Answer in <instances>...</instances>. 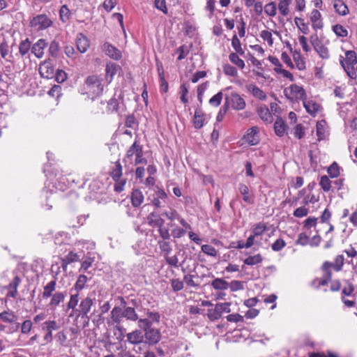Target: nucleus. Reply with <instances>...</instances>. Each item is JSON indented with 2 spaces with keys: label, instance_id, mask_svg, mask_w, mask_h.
Returning a JSON list of instances; mask_svg holds the SVG:
<instances>
[{
  "label": "nucleus",
  "instance_id": "a19ab883",
  "mask_svg": "<svg viewBox=\"0 0 357 357\" xmlns=\"http://www.w3.org/2000/svg\"><path fill=\"white\" fill-rule=\"evenodd\" d=\"M263 257L260 253L255 255H250L243 260V263L248 266H255L261 264L263 261Z\"/></svg>",
  "mask_w": 357,
  "mask_h": 357
},
{
  "label": "nucleus",
  "instance_id": "e433bc0d",
  "mask_svg": "<svg viewBox=\"0 0 357 357\" xmlns=\"http://www.w3.org/2000/svg\"><path fill=\"white\" fill-rule=\"evenodd\" d=\"M287 130V125L282 118H277L274 123V130L276 135L282 137Z\"/></svg>",
  "mask_w": 357,
  "mask_h": 357
},
{
  "label": "nucleus",
  "instance_id": "2eb2a0df",
  "mask_svg": "<svg viewBox=\"0 0 357 357\" xmlns=\"http://www.w3.org/2000/svg\"><path fill=\"white\" fill-rule=\"evenodd\" d=\"M146 339V342L149 345L157 344L161 338V334L158 329L151 328L144 331V338Z\"/></svg>",
  "mask_w": 357,
  "mask_h": 357
},
{
  "label": "nucleus",
  "instance_id": "dca6fc26",
  "mask_svg": "<svg viewBox=\"0 0 357 357\" xmlns=\"http://www.w3.org/2000/svg\"><path fill=\"white\" fill-rule=\"evenodd\" d=\"M39 73L43 78L50 79L54 77V68L52 63L49 61H45L39 66Z\"/></svg>",
  "mask_w": 357,
  "mask_h": 357
},
{
  "label": "nucleus",
  "instance_id": "e2e57ef3",
  "mask_svg": "<svg viewBox=\"0 0 357 357\" xmlns=\"http://www.w3.org/2000/svg\"><path fill=\"white\" fill-rule=\"evenodd\" d=\"M335 33L340 37H346L348 35L347 29L340 24H336L333 26Z\"/></svg>",
  "mask_w": 357,
  "mask_h": 357
},
{
  "label": "nucleus",
  "instance_id": "5701e85b",
  "mask_svg": "<svg viewBox=\"0 0 357 357\" xmlns=\"http://www.w3.org/2000/svg\"><path fill=\"white\" fill-rule=\"evenodd\" d=\"M21 282V279L19 276L16 275L13 280L6 287L8 289L6 296L15 298L18 294L17 288Z\"/></svg>",
  "mask_w": 357,
  "mask_h": 357
},
{
  "label": "nucleus",
  "instance_id": "c85d7f7f",
  "mask_svg": "<svg viewBox=\"0 0 357 357\" xmlns=\"http://www.w3.org/2000/svg\"><path fill=\"white\" fill-rule=\"evenodd\" d=\"M147 223L152 227H158L162 226L165 223V220L160 216L159 214L151 212L146 217Z\"/></svg>",
  "mask_w": 357,
  "mask_h": 357
},
{
  "label": "nucleus",
  "instance_id": "a18cd8bd",
  "mask_svg": "<svg viewBox=\"0 0 357 357\" xmlns=\"http://www.w3.org/2000/svg\"><path fill=\"white\" fill-rule=\"evenodd\" d=\"M56 341L61 347H68L69 346L67 335L64 331H60L55 335Z\"/></svg>",
  "mask_w": 357,
  "mask_h": 357
},
{
  "label": "nucleus",
  "instance_id": "c9c22d12",
  "mask_svg": "<svg viewBox=\"0 0 357 357\" xmlns=\"http://www.w3.org/2000/svg\"><path fill=\"white\" fill-rule=\"evenodd\" d=\"M205 114L201 109H196L193 118V126L196 129L202 128L204 125Z\"/></svg>",
  "mask_w": 357,
  "mask_h": 357
},
{
  "label": "nucleus",
  "instance_id": "393cba45",
  "mask_svg": "<svg viewBox=\"0 0 357 357\" xmlns=\"http://www.w3.org/2000/svg\"><path fill=\"white\" fill-rule=\"evenodd\" d=\"M119 68V66L115 63L109 62L106 64L105 79L107 84H110L112 82L114 75L116 74Z\"/></svg>",
  "mask_w": 357,
  "mask_h": 357
},
{
  "label": "nucleus",
  "instance_id": "b1692460",
  "mask_svg": "<svg viewBox=\"0 0 357 357\" xmlns=\"http://www.w3.org/2000/svg\"><path fill=\"white\" fill-rule=\"evenodd\" d=\"M127 341L131 344H139L144 341V334L141 330L136 329L126 335Z\"/></svg>",
  "mask_w": 357,
  "mask_h": 357
},
{
  "label": "nucleus",
  "instance_id": "a878e982",
  "mask_svg": "<svg viewBox=\"0 0 357 357\" xmlns=\"http://www.w3.org/2000/svg\"><path fill=\"white\" fill-rule=\"evenodd\" d=\"M257 112L259 116V118L266 123L270 124L273 121V117L269 111V109L266 105L259 106Z\"/></svg>",
  "mask_w": 357,
  "mask_h": 357
},
{
  "label": "nucleus",
  "instance_id": "58836bf2",
  "mask_svg": "<svg viewBox=\"0 0 357 357\" xmlns=\"http://www.w3.org/2000/svg\"><path fill=\"white\" fill-rule=\"evenodd\" d=\"M56 287V282L55 280H53L49 282L43 288V298H48L54 294L53 292L55 291Z\"/></svg>",
  "mask_w": 357,
  "mask_h": 357
},
{
  "label": "nucleus",
  "instance_id": "5fc2aeb1",
  "mask_svg": "<svg viewBox=\"0 0 357 357\" xmlns=\"http://www.w3.org/2000/svg\"><path fill=\"white\" fill-rule=\"evenodd\" d=\"M223 73L227 75L234 77H236L238 76V70L233 66L226 63L222 66Z\"/></svg>",
  "mask_w": 357,
  "mask_h": 357
},
{
  "label": "nucleus",
  "instance_id": "49530a36",
  "mask_svg": "<svg viewBox=\"0 0 357 357\" xmlns=\"http://www.w3.org/2000/svg\"><path fill=\"white\" fill-rule=\"evenodd\" d=\"M319 185L324 192H328L332 188V182L328 176L324 175L320 178Z\"/></svg>",
  "mask_w": 357,
  "mask_h": 357
},
{
  "label": "nucleus",
  "instance_id": "412c9836",
  "mask_svg": "<svg viewBox=\"0 0 357 357\" xmlns=\"http://www.w3.org/2000/svg\"><path fill=\"white\" fill-rule=\"evenodd\" d=\"M312 44L314 50L323 59H328L330 57V53L328 47L324 45L319 40H312Z\"/></svg>",
  "mask_w": 357,
  "mask_h": 357
},
{
  "label": "nucleus",
  "instance_id": "9b49d317",
  "mask_svg": "<svg viewBox=\"0 0 357 357\" xmlns=\"http://www.w3.org/2000/svg\"><path fill=\"white\" fill-rule=\"evenodd\" d=\"M59 325L55 320L45 321L42 325V331L45 333L43 336V340L46 344L51 343L53 340V331L59 328Z\"/></svg>",
  "mask_w": 357,
  "mask_h": 357
},
{
  "label": "nucleus",
  "instance_id": "f3484780",
  "mask_svg": "<svg viewBox=\"0 0 357 357\" xmlns=\"http://www.w3.org/2000/svg\"><path fill=\"white\" fill-rule=\"evenodd\" d=\"M120 108V103L118 99L113 97L110 98L107 102V107L105 109V111L102 109V108L98 109L96 110V113H101V114H113V113H117L119 112Z\"/></svg>",
  "mask_w": 357,
  "mask_h": 357
},
{
  "label": "nucleus",
  "instance_id": "72a5a7b5",
  "mask_svg": "<svg viewBox=\"0 0 357 357\" xmlns=\"http://www.w3.org/2000/svg\"><path fill=\"white\" fill-rule=\"evenodd\" d=\"M46 46L45 40H38L31 48V52L37 57L42 58L44 54V49Z\"/></svg>",
  "mask_w": 357,
  "mask_h": 357
},
{
  "label": "nucleus",
  "instance_id": "13d9d810",
  "mask_svg": "<svg viewBox=\"0 0 357 357\" xmlns=\"http://www.w3.org/2000/svg\"><path fill=\"white\" fill-rule=\"evenodd\" d=\"M222 98L223 93L222 92L220 91L217 93L215 95H214L211 98H210L208 102L211 106L217 107L221 104Z\"/></svg>",
  "mask_w": 357,
  "mask_h": 357
},
{
  "label": "nucleus",
  "instance_id": "7c9ffc66",
  "mask_svg": "<svg viewBox=\"0 0 357 357\" xmlns=\"http://www.w3.org/2000/svg\"><path fill=\"white\" fill-rule=\"evenodd\" d=\"M246 88L248 91L255 98H258L260 100H266L267 96L266 93L257 86L251 84L247 85Z\"/></svg>",
  "mask_w": 357,
  "mask_h": 357
},
{
  "label": "nucleus",
  "instance_id": "473e14b6",
  "mask_svg": "<svg viewBox=\"0 0 357 357\" xmlns=\"http://www.w3.org/2000/svg\"><path fill=\"white\" fill-rule=\"evenodd\" d=\"M130 199L132 206L137 208L143 203L144 197L141 190L139 189H134L131 193Z\"/></svg>",
  "mask_w": 357,
  "mask_h": 357
},
{
  "label": "nucleus",
  "instance_id": "79ce46f5",
  "mask_svg": "<svg viewBox=\"0 0 357 357\" xmlns=\"http://www.w3.org/2000/svg\"><path fill=\"white\" fill-rule=\"evenodd\" d=\"M211 285L215 290H227L229 288L228 282L222 278L214 279Z\"/></svg>",
  "mask_w": 357,
  "mask_h": 357
},
{
  "label": "nucleus",
  "instance_id": "cd10ccee",
  "mask_svg": "<svg viewBox=\"0 0 357 357\" xmlns=\"http://www.w3.org/2000/svg\"><path fill=\"white\" fill-rule=\"evenodd\" d=\"M79 260V255L76 252L70 251L64 257L61 258V267L64 271H66L69 264L78 261Z\"/></svg>",
  "mask_w": 357,
  "mask_h": 357
},
{
  "label": "nucleus",
  "instance_id": "37998d69",
  "mask_svg": "<svg viewBox=\"0 0 357 357\" xmlns=\"http://www.w3.org/2000/svg\"><path fill=\"white\" fill-rule=\"evenodd\" d=\"M79 294L78 292H77L75 294H71L70 296V299L67 303V307L68 309H72L73 312H74L75 314L77 312V307L79 305H78L79 300Z\"/></svg>",
  "mask_w": 357,
  "mask_h": 357
},
{
  "label": "nucleus",
  "instance_id": "bf43d9fd",
  "mask_svg": "<svg viewBox=\"0 0 357 357\" xmlns=\"http://www.w3.org/2000/svg\"><path fill=\"white\" fill-rule=\"evenodd\" d=\"M291 0H280L278 3V9L280 13L286 16L289 14V5Z\"/></svg>",
  "mask_w": 357,
  "mask_h": 357
},
{
  "label": "nucleus",
  "instance_id": "bb28decb",
  "mask_svg": "<svg viewBox=\"0 0 357 357\" xmlns=\"http://www.w3.org/2000/svg\"><path fill=\"white\" fill-rule=\"evenodd\" d=\"M248 59L252 65L255 67V68L252 70L253 73L257 77H264V68L262 66L261 62L251 54H249Z\"/></svg>",
  "mask_w": 357,
  "mask_h": 357
},
{
  "label": "nucleus",
  "instance_id": "ea45409f",
  "mask_svg": "<svg viewBox=\"0 0 357 357\" xmlns=\"http://www.w3.org/2000/svg\"><path fill=\"white\" fill-rule=\"evenodd\" d=\"M326 122L324 120L319 121L317 123L316 132L318 141L324 140L326 138Z\"/></svg>",
  "mask_w": 357,
  "mask_h": 357
},
{
  "label": "nucleus",
  "instance_id": "20e7f679",
  "mask_svg": "<svg viewBox=\"0 0 357 357\" xmlns=\"http://www.w3.org/2000/svg\"><path fill=\"white\" fill-rule=\"evenodd\" d=\"M132 156H135V165L139 164H146V160L144 158L143 146L137 142L135 141L128 148L123 159L125 162L132 160Z\"/></svg>",
  "mask_w": 357,
  "mask_h": 357
},
{
  "label": "nucleus",
  "instance_id": "3c124183",
  "mask_svg": "<svg viewBox=\"0 0 357 357\" xmlns=\"http://www.w3.org/2000/svg\"><path fill=\"white\" fill-rule=\"evenodd\" d=\"M327 173L331 178H337L340 174V167L336 162H333L327 169Z\"/></svg>",
  "mask_w": 357,
  "mask_h": 357
},
{
  "label": "nucleus",
  "instance_id": "de8ad7c7",
  "mask_svg": "<svg viewBox=\"0 0 357 357\" xmlns=\"http://www.w3.org/2000/svg\"><path fill=\"white\" fill-rule=\"evenodd\" d=\"M88 281V278L85 275H79L77 279V281L74 285L73 289L79 292L82 291Z\"/></svg>",
  "mask_w": 357,
  "mask_h": 357
},
{
  "label": "nucleus",
  "instance_id": "f257e3e1",
  "mask_svg": "<svg viewBox=\"0 0 357 357\" xmlns=\"http://www.w3.org/2000/svg\"><path fill=\"white\" fill-rule=\"evenodd\" d=\"M344 260V257L342 255H337L333 261H324L321 266L322 276L313 280L312 285L317 289L327 285L332 280L333 271L335 272H340L342 271Z\"/></svg>",
  "mask_w": 357,
  "mask_h": 357
},
{
  "label": "nucleus",
  "instance_id": "6ab92c4d",
  "mask_svg": "<svg viewBox=\"0 0 357 357\" xmlns=\"http://www.w3.org/2000/svg\"><path fill=\"white\" fill-rule=\"evenodd\" d=\"M119 298L121 301V305L124 307L123 310V318H126V320L131 321H136L137 320H138V314L136 312L135 308L132 307H126V302L123 297L120 296L119 297Z\"/></svg>",
  "mask_w": 357,
  "mask_h": 357
},
{
  "label": "nucleus",
  "instance_id": "7ed1b4c3",
  "mask_svg": "<svg viewBox=\"0 0 357 357\" xmlns=\"http://www.w3.org/2000/svg\"><path fill=\"white\" fill-rule=\"evenodd\" d=\"M109 174L115 182L114 185V191L116 192H121L124 190V187L127 183V179L122 178L123 167L119 160L112 164Z\"/></svg>",
  "mask_w": 357,
  "mask_h": 357
},
{
  "label": "nucleus",
  "instance_id": "338daca9",
  "mask_svg": "<svg viewBox=\"0 0 357 357\" xmlns=\"http://www.w3.org/2000/svg\"><path fill=\"white\" fill-rule=\"evenodd\" d=\"M310 243V237L305 233L302 232L300 233L298 236V238L296 241V245H300L301 246H305Z\"/></svg>",
  "mask_w": 357,
  "mask_h": 357
},
{
  "label": "nucleus",
  "instance_id": "4468645a",
  "mask_svg": "<svg viewBox=\"0 0 357 357\" xmlns=\"http://www.w3.org/2000/svg\"><path fill=\"white\" fill-rule=\"evenodd\" d=\"M288 46L293 56L295 68L300 71L305 70L306 69V61L300 50H294L290 44H288Z\"/></svg>",
  "mask_w": 357,
  "mask_h": 357
},
{
  "label": "nucleus",
  "instance_id": "4be33fe9",
  "mask_svg": "<svg viewBox=\"0 0 357 357\" xmlns=\"http://www.w3.org/2000/svg\"><path fill=\"white\" fill-rule=\"evenodd\" d=\"M303 105L306 109V112L312 116H315L317 114L321 109V105L312 100H304L303 101Z\"/></svg>",
  "mask_w": 357,
  "mask_h": 357
},
{
  "label": "nucleus",
  "instance_id": "423d86ee",
  "mask_svg": "<svg viewBox=\"0 0 357 357\" xmlns=\"http://www.w3.org/2000/svg\"><path fill=\"white\" fill-rule=\"evenodd\" d=\"M284 93L285 97L291 102L303 101L307 98L306 92L303 87L296 84H292L285 89Z\"/></svg>",
  "mask_w": 357,
  "mask_h": 357
},
{
  "label": "nucleus",
  "instance_id": "a211bd4d",
  "mask_svg": "<svg viewBox=\"0 0 357 357\" xmlns=\"http://www.w3.org/2000/svg\"><path fill=\"white\" fill-rule=\"evenodd\" d=\"M259 128L257 126H253L249 128L244 135V140L250 145H256L259 142Z\"/></svg>",
  "mask_w": 357,
  "mask_h": 357
},
{
  "label": "nucleus",
  "instance_id": "603ef678",
  "mask_svg": "<svg viewBox=\"0 0 357 357\" xmlns=\"http://www.w3.org/2000/svg\"><path fill=\"white\" fill-rule=\"evenodd\" d=\"M178 93L180 94L181 101L184 104H187L188 102V86L186 83L181 84Z\"/></svg>",
  "mask_w": 357,
  "mask_h": 357
},
{
  "label": "nucleus",
  "instance_id": "0e129e2a",
  "mask_svg": "<svg viewBox=\"0 0 357 357\" xmlns=\"http://www.w3.org/2000/svg\"><path fill=\"white\" fill-rule=\"evenodd\" d=\"M31 47V42L29 40V39H26L24 40H22L20 43L19 46V52L22 56H24L26 54H27L30 50Z\"/></svg>",
  "mask_w": 357,
  "mask_h": 357
},
{
  "label": "nucleus",
  "instance_id": "774afa93",
  "mask_svg": "<svg viewBox=\"0 0 357 357\" xmlns=\"http://www.w3.org/2000/svg\"><path fill=\"white\" fill-rule=\"evenodd\" d=\"M285 246L286 242L282 238H278L271 245V249L275 252H279Z\"/></svg>",
  "mask_w": 357,
  "mask_h": 357
},
{
  "label": "nucleus",
  "instance_id": "69168bd1",
  "mask_svg": "<svg viewBox=\"0 0 357 357\" xmlns=\"http://www.w3.org/2000/svg\"><path fill=\"white\" fill-rule=\"evenodd\" d=\"M33 328V322L30 319L24 320L21 325V333L24 335L29 334Z\"/></svg>",
  "mask_w": 357,
  "mask_h": 357
},
{
  "label": "nucleus",
  "instance_id": "4c0bfd02",
  "mask_svg": "<svg viewBox=\"0 0 357 357\" xmlns=\"http://www.w3.org/2000/svg\"><path fill=\"white\" fill-rule=\"evenodd\" d=\"M238 190L243 195V199L245 203L248 204H254V199L250 195L249 188L245 184H239Z\"/></svg>",
  "mask_w": 357,
  "mask_h": 357
},
{
  "label": "nucleus",
  "instance_id": "680f3d73",
  "mask_svg": "<svg viewBox=\"0 0 357 357\" xmlns=\"http://www.w3.org/2000/svg\"><path fill=\"white\" fill-rule=\"evenodd\" d=\"M202 251L208 256L216 257L218 254L217 250L211 245L204 244L201 247Z\"/></svg>",
  "mask_w": 357,
  "mask_h": 357
},
{
  "label": "nucleus",
  "instance_id": "c03bdc74",
  "mask_svg": "<svg viewBox=\"0 0 357 357\" xmlns=\"http://www.w3.org/2000/svg\"><path fill=\"white\" fill-rule=\"evenodd\" d=\"M238 54H239L236 52H231L229 55V59L233 64L242 70L245 68V64L244 61L239 57Z\"/></svg>",
  "mask_w": 357,
  "mask_h": 357
},
{
  "label": "nucleus",
  "instance_id": "0eeeda50",
  "mask_svg": "<svg viewBox=\"0 0 357 357\" xmlns=\"http://www.w3.org/2000/svg\"><path fill=\"white\" fill-rule=\"evenodd\" d=\"M158 243L166 262L171 266L178 267V259L176 255L169 256L172 248L169 240H158Z\"/></svg>",
  "mask_w": 357,
  "mask_h": 357
},
{
  "label": "nucleus",
  "instance_id": "09e8293b",
  "mask_svg": "<svg viewBox=\"0 0 357 357\" xmlns=\"http://www.w3.org/2000/svg\"><path fill=\"white\" fill-rule=\"evenodd\" d=\"M333 7L336 12L341 15H345L349 12L347 5L340 0L335 1Z\"/></svg>",
  "mask_w": 357,
  "mask_h": 357
},
{
  "label": "nucleus",
  "instance_id": "f03ea898",
  "mask_svg": "<svg viewBox=\"0 0 357 357\" xmlns=\"http://www.w3.org/2000/svg\"><path fill=\"white\" fill-rule=\"evenodd\" d=\"M104 88L102 78L98 75H91L86 77L84 82L82 93L94 100L103 94Z\"/></svg>",
  "mask_w": 357,
  "mask_h": 357
},
{
  "label": "nucleus",
  "instance_id": "ddd939ff",
  "mask_svg": "<svg viewBox=\"0 0 357 357\" xmlns=\"http://www.w3.org/2000/svg\"><path fill=\"white\" fill-rule=\"evenodd\" d=\"M340 61L344 70H347V68L348 70H354V66L357 63V55L356 52L353 50L347 51L345 52V59L341 56Z\"/></svg>",
  "mask_w": 357,
  "mask_h": 357
},
{
  "label": "nucleus",
  "instance_id": "f704fd0d",
  "mask_svg": "<svg viewBox=\"0 0 357 357\" xmlns=\"http://www.w3.org/2000/svg\"><path fill=\"white\" fill-rule=\"evenodd\" d=\"M155 197L152 200L153 205L156 208L161 207L162 202H165L167 199V195L164 190L158 188L155 191Z\"/></svg>",
  "mask_w": 357,
  "mask_h": 357
},
{
  "label": "nucleus",
  "instance_id": "9d476101",
  "mask_svg": "<svg viewBox=\"0 0 357 357\" xmlns=\"http://www.w3.org/2000/svg\"><path fill=\"white\" fill-rule=\"evenodd\" d=\"M225 104L228 108L234 110H243L246 107V102L244 98L236 92H232L225 98Z\"/></svg>",
  "mask_w": 357,
  "mask_h": 357
},
{
  "label": "nucleus",
  "instance_id": "c756f323",
  "mask_svg": "<svg viewBox=\"0 0 357 357\" xmlns=\"http://www.w3.org/2000/svg\"><path fill=\"white\" fill-rule=\"evenodd\" d=\"M66 296V292L57 291L51 296L49 306L52 310H55L60 303H63Z\"/></svg>",
  "mask_w": 357,
  "mask_h": 357
},
{
  "label": "nucleus",
  "instance_id": "8fccbe9b",
  "mask_svg": "<svg viewBox=\"0 0 357 357\" xmlns=\"http://www.w3.org/2000/svg\"><path fill=\"white\" fill-rule=\"evenodd\" d=\"M0 54L1 57L6 61H10V58L12 57L10 55V47L5 41L0 44Z\"/></svg>",
  "mask_w": 357,
  "mask_h": 357
},
{
  "label": "nucleus",
  "instance_id": "aec40b11",
  "mask_svg": "<svg viewBox=\"0 0 357 357\" xmlns=\"http://www.w3.org/2000/svg\"><path fill=\"white\" fill-rule=\"evenodd\" d=\"M102 50L113 59L119 60L121 58V51L109 43L106 42L102 45Z\"/></svg>",
  "mask_w": 357,
  "mask_h": 357
},
{
  "label": "nucleus",
  "instance_id": "864d4df0",
  "mask_svg": "<svg viewBox=\"0 0 357 357\" xmlns=\"http://www.w3.org/2000/svg\"><path fill=\"white\" fill-rule=\"evenodd\" d=\"M267 229L266 225L263 222L256 224L252 230L254 236L257 237L261 236Z\"/></svg>",
  "mask_w": 357,
  "mask_h": 357
},
{
  "label": "nucleus",
  "instance_id": "052dcab7",
  "mask_svg": "<svg viewBox=\"0 0 357 357\" xmlns=\"http://www.w3.org/2000/svg\"><path fill=\"white\" fill-rule=\"evenodd\" d=\"M231 45L236 53L240 55H243L244 51L241 47V42L236 35H234L231 39Z\"/></svg>",
  "mask_w": 357,
  "mask_h": 357
},
{
  "label": "nucleus",
  "instance_id": "6e6552de",
  "mask_svg": "<svg viewBox=\"0 0 357 357\" xmlns=\"http://www.w3.org/2000/svg\"><path fill=\"white\" fill-rule=\"evenodd\" d=\"M123 318V312L121 307L115 306L111 311V319L112 324H116L115 328L119 331V334L116 337L119 342L123 340L125 328L121 326V323Z\"/></svg>",
  "mask_w": 357,
  "mask_h": 357
},
{
  "label": "nucleus",
  "instance_id": "39448f33",
  "mask_svg": "<svg viewBox=\"0 0 357 357\" xmlns=\"http://www.w3.org/2000/svg\"><path fill=\"white\" fill-rule=\"evenodd\" d=\"M354 289V285L349 281H347L342 289L341 301L347 308L354 307L356 305Z\"/></svg>",
  "mask_w": 357,
  "mask_h": 357
},
{
  "label": "nucleus",
  "instance_id": "2f4dec72",
  "mask_svg": "<svg viewBox=\"0 0 357 357\" xmlns=\"http://www.w3.org/2000/svg\"><path fill=\"white\" fill-rule=\"evenodd\" d=\"M76 45L81 53H84L89 47V40L84 34L79 33L76 39Z\"/></svg>",
  "mask_w": 357,
  "mask_h": 357
},
{
  "label": "nucleus",
  "instance_id": "4d7b16f0",
  "mask_svg": "<svg viewBox=\"0 0 357 357\" xmlns=\"http://www.w3.org/2000/svg\"><path fill=\"white\" fill-rule=\"evenodd\" d=\"M309 213V208L305 206H302L296 208L294 212L293 215L298 218H302L307 216Z\"/></svg>",
  "mask_w": 357,
  "mask_h": 357
},
{
  "label": "nucleus",
  "instance_id": "1a4fd4ad",
  "mask_svg": "<svg viewBox=\"0 0 357 357\" xmlns=\"http://www.w3.org/2000/svg\"><path fill=\"white\" fill-rule=\"evenodd\" d=\"M231 303L229 302L216 303L215 307L208 309L207 317L210 321H214L219 319L223 313H229L231 312Z\"/></svg>",
  "mask_w": 357,
  "mask_h": 357
},
{
  "label": "nucleus",
  "instance_id": "6e6d98bb",
  "mask_svg": "<svg viewBox=\"0 0 357 357\" xmlns=\"http://www.w3.org/2000/svg\"><path fill=\"white\" fill-rule=\"evenodd\" d=\"M190 52V47L185 45H182L176 49V53L178 54L177 59L181 61L184 59Z\"/></svg>",
  "mask_w": 357,
  "mask_h": 357
},
{
  "label": "nucleus",
  "instance_id": "f8f14e48",
  "mask_svg": "<svg viewBox=\"0 0 357 357\" xmlns=\"http://www.w3.org/2000/svg\"><path fill=\"white\" fill-rule=\"evenodd\" d=\"M93 304V300L90 296L83 298L77 307L76 316L86 317L89 319L88 314L91 312Z\"/></svg>",
  "mask_w": 357,
  "mask_h": 357
}]
</instances>
